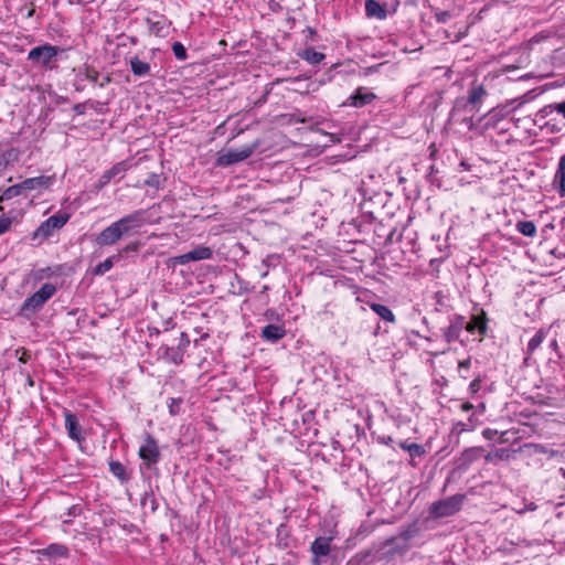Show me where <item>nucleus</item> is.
Listing matches in <instances>:
<instances>
[{
    "instance_id": "nucleus-50",
    "label": "nucleus",
    "mask_w": 565,
    "mask_h": 565,
    "mask_svg": "<svg viewBox=\"0 0 565 565\" xmlns=\"http://www.w3.org/2000/svg\"><path fill=\"white\" fill-rule=\"evenodd\" d=\"M461 408H462L463 411H470V409H472V408H473V405H472V404H470V403H463V404H462V406H461Z\"/></svg>"
},
{
    "instance_id": "nucleus-13",
    "label": "nucleus",
    "mask_w": 565,
    "mask_h": 565,
    "mask_svg": "<svg viewBox=\"0 0 565 565\" xmlns=\"http://www.w3.org/2000/svg\"><path fill=\"white\" fill-rule=\"evenodd\" d=\"M375 98V94L366 92L364 87H359L355 93L348 98V103L353 107L360 108L371 104Z\"/></svg>"
},
{
    "instance_id": "nucleus-6",
    "label": "nucleus",
    "mask_w": 565,
    "mask_h": 565,
    "mask_svg": "<svg viewBox=\"0 0 565 565\" xmlns=\"http://www.w3.org/2000/svg\"><path fill=\"white\" fill-rule=\"evenodd\" d=\"M257 148V143H253L250 146H244L239 149L228 150L226 152H222L218 154L216 159V164L220 167H227L245 159L249 158L255 149Z\"/></svg>"
},
{
    "instance_id": "nucleus-16",
    "label": "nucleus",
    "mask_w": 565,
    "mask_h": 565,
    "mask_svg": "<svg viewBox=\"0 0 565 565\" xmlns=\"http://www.w3.org/2000/svg\"><path fill=\"white\" fill-rule=\"evenodd\" d=\"M260 335L267 341L277 342L286 335V330L277 324H267L262 329Z\"/></svg>"
},
{
    "instance_id": "nucleus-22",
    "label": "nucleus",
    "mask_w": 565,
    "mask_h": 565,
    "mask_svg": "<svg viewBox=\"0 0 565 565\" xmlns=\"http://www.w3.org/2000/svg\"><path fill=\"white\" fill-rule=\"evenodd\" d=\"M297 55L312 65L319 64L326 58L323 53L318 52L312 47H308L299 52Z\"/></svg>"
},
{
    "instance_id": "nucleus-21",
    "label": "nucleus",
    "mask_w": 565,
    "mask_h": 565,
    "mask_svg": "<svg viewBox=\"0 0 565 565\" xmlns=\"http://www.w3.org/2000/svg\"><path fill=\"white\" fill-rule=\"evenodd\" d=\"M129 64H130L131 72L136 76H147L150 74V71H151L150 64L141 61L137 56L130 58Z\"/></svg>"
},
{
    "instance_id": "nucleus-39",
    "label": "nucleus",
    "mask_w": 565,
    "mask_h": 565,
    "mask_svg": "<svg viewBox=\"0 0 565 565\" xmlns=\"http://www.w3.org/2000/svg\"><path fill=\"white\" fill-rule=\"evenodd\" d=\"M11 224H12V218L2 215L0 217V235L6 233L10 228Z\"/></svg>"
},
{
    "instance_id": "nucleus-2",
    "label": "nucleus",
    "mask_w": 565,
    "mask_h": 565,
    "mask_svg": "<svg viewBox=\"0 0 565 565\" xmlns=\"http://www.w3.org/2000/svg\"><path fill=\"white\" fill-rule=\"evenodd\" d=\"M60 52H62L60 47L44 44L33 47L28 54V60L47 70H53L55 67L54 62Z\"/></svg>"
},
{
    "instance_id": "nucleus-7",
    "label": "nucleus",
    "mask_w": 565,
    "mask_h": 565,
    "mask_svg": "<svg viewBox=\"0 0 565 565\" xmlns=\"http://www.w3.org/2000/svg\"><path fill=\"white\" fill-rule=\"evenodd\" d=\"M68 220L67 214H55L50 216L46 221H44L34 233V236H40L42 238L50 237L55 230L63 227Z\"/></svg>"
},
{
    "instance_id": "nucleus-9",
    "label": "nucleus",
    "mask_w": 565,
    "mask_h": 565,
    "mask_svg": "<svg viewBox=\"0 0 565 565\" xmlns=\"http://www.w3.org/2000/svg\"><path fill=\"white\" fill-rule=\"evenodd\" d=\"M212 255H213V252L210 247L200 245L185 254L177 256L174 258V262L180 265H185L190 262L210 259L212 257Z\"/></svg>"
},
{
    "instance_id": "nucleus-46",
    "label": "nucleus",
    "mask_w": 565,
    "mask_h": 565,
    "mask_svg": "<svg viewBox=\"0 0 565 565\" xmlns=\"http://www.w3.org/2000/svg\"><path fill=\"white\" fill-rule=\"evenodd\" d=\"M145 183H146V185H149V186H157V185H158V183H159L158 175H156V174H151V175L149 177V179H147V180L145 181Z\"/></svg>"
},
{
    "instance_id": "nucleus-17",
    "label": "nucleus",
    "mask_w": 565,
    "mask_h": 565,
    "mask_svg": "<svg viewBox=\"0 0 565 565\" xmlns=\"http://www.w3.org/2000/svg\"><path fill=\"white\" fill-rule=\"evenodd\" d=\"M365 14L367 18H376L379 20H384L387 17V11L385 7L377 2L376 0H366Z\"/></svg>"
},
{
    "instance_id": "nucleus-45",
    "label": "nucleus",
    "mask_w": 565,
    "mask_h": 565,
    "mask_svg": "<svg viewBox=\"0 0 565 565\" xmlns=\"http://www.w3.org/2000/svg\"><path fill=\"white\" fill-rule=\"evenodd\" d=\"M465 318L462 316H457L450 324L458 326L459 330L461 331L466 326H463Z\"/></svg>"
},
{
    "instance_id": "nucleus-35",
    "label": "nucleus",
    "mask_w": 565,
    "mask_h": 565,
    "mask_svg": "<svg viewBox=\"0 0 565 565\" xmlns=\"http://www.w3.org/2000/svg\"><path fill=\"white\" fill-rule=\"evenodd\" d=\"M172 52L174 56L180 61H184L188 57L186 50L181 42H174L172 44Z\"/></svg>"
},
{
    "instance_id": "nucleus-31",
    "label": "nucleus",
    "mask_w": 565,
    "mask_h": 565,
    "mask_svg": "<svg viewBox=\"0 0 565 565\" xmlns=\"http://www.w3.org/2000/svg\"><path fill=\"white\" fill-rule=\"evenodd\" d=\"M277 544L281 548H286L289 546V531L286 525H280L277 527Z\"/></svg>"
},
{
    "instance_id": "nucleus-48",
    "label": "nucleus",
    "mask_w": 565,
    "mask_h": 565,
    "mask_svg": "<svg viewBox=\"0 0 565 565\" xmlns=\"http://www.w3.org/2000/svg\"><path fill=\"white\" fill-rule=\"evenodd\" d=\"M86 77L87 79H89L90 82H96L97 78H98V73L94 70H88L87 73H86Z\"/></svg>"
},
{
    "instance_id": "nucleus-56",
    "label": "nucleus",
    "mask_w": 565,
    "mask_h": 565,
    "mask_svg": "<svg viewBox=\"0 0 565 565\" xmlns=\"http://www.w3.org/2000/svg\"><path fill=\"white\" fill-rule=\"evenodd\" d=\"M268 289H269L268 286H264L262 291L266 292Z\"/></svg>"
},
{
    "instance_id": "nucleus-42",
    "label": "nucleus",
    "mask_w": 565,
    "mask_h": 565,
    "mask_svg": "<svg viewBox=\"0 0 565 565\" xmlns=\"http://www.w3.org/2000/svg\"><path fill=\"white\" fill-rule=\"evenodd\" d=\"M139 247H140L139 242H132L122 248V253L137 252L139 249Z\"/></svg>"
},
{
    "instance_id": "nucleus-36",
    "label": "nucleus",
    "mask_w": 565,
    "mask_h": 565,
    "mask_svg": "<svg viewBox=\"0 0 565 565\" xmlns=\"http://www.w3.org/2000/svg\"><path fill=\"white\" fill-rule=\"evenodd\" d=\"M143 507H150L151 512H154L158 508L157 500L152 493H146L141 500Z\"/></svg>"
},
{
    "instance_id": "nucleus-58",
    "label": "nucleus",
    "mask_w": 565,
    "mask_h": 565,
    "mask_svg": "<svg viewBox=\"0 0 565 565\" xmlns=\"http://www.w3.org/2000/svg\"><path fill=\"white\" fill-rule=\"evenodd\" d=\"M28 383H29L30 385H33V381H32L31 379H29V380H28Z\"/></svg>"
},
{
    "instance_id": "nucleus-28",
    "label": "nucleus",
    "mask_w": 565,
    "mask_h": 565,
    "mask_svg": "<svg viewBox=\"0 0 565 565\" xmlns=\"http://www.w3.org/2000/svg\"><path fill=\"white\" fill-rule=\"evenodd\" d=\"M23 191H25V190H24V186H22V182L11 185V186L7 188L3 191V193L0 195V201L11 200V199L22 194Z\"/></svg>"
},
{
    "instance_id": "nucleus-57",
    "label": "nucleus",
    "mask_w": 565,
    "mask_h": 565,
    "mask_svg": "<svg viewBox=\"0 0 565 565\" xmlns=\"http://www.w3.org/2000/svg\"><path fill=\"white\" fill-rule=\"evenodd\" d=\"M561 473L565 478V469L564 468H561Z\"/></svg>"
},
{
    "instance_id": "nucleus-24",
    "label": "nucleus",
    "mask_w": 565,
    "mask_h": 565,
    "mask_svg": "<svg viewBox=\"0 0 565 565\" xmlns=\"http://www.w3.org/2000/svg\"><path fill=\"white\" fill-rule=\"evenodd\" d=\"M370 307L383 320L387 322H395V316L387 306L381 303H371Z\"/></svg>"
},
{
    "instance_id": "nucleus-10",
    "label": "nucleus",
    "mask_w": 565,
    "mask_h": 565,
    "mask_svg": "<svg viewBox=\"0 0 565 565\" xmlns=\"http://www.w3.org/2000/svg\"><path fill=\"white\" fill-rule=\"evenodd\" d=\"M126 235L116 222L104 228L96 237V243L100 246L114 245Z\"/></svg>"
},
{
    "instance_id": "nucleus-53",
    "label": "nucleus",
    "mask_w": 565,
    "mask_h": 565,
    "mask_svg": "<svg viewBox=\"0 0 565 565\" xmlns=\"http://www.w3.org/2000/svg\"><path fill=\"white\" fill-rule=\"evenodd\" d=\"M82 107H83V106H82L81 104H77V105H75L74 110H75L76 113H78V114H82V113H83Z\"/></svg>"
},
{
    "instance_id": "nucleus-34",
    "label": "nucleus",
    "mask_w": 565,
    "mask_h": 565,
    "mask_svg": "<svg viewBox=\"0 0 565 565\" xmlns=\"http://www.w3.org/2000/svg\"><path fill=\"white\" fill-rule=\"evenodd\" d=\"M13 159H15V151L13 149L7 150L0 154V174L7 169Z\"/></svg>"
},
{
    "instance_id": "nucleus-4",
    "label": "nucleus",
    "mask_w": 565,
    "mask_h": 565,
    "mask_svg": "<svg viewBox=\"0 0 565 565\" xmlns=\"http://www.w3.org/2000/svg\"><path fill=\"white\" fill-rule=\"evenodd\" d=\"M375 548V556L380 561H390L397 554H404L409 548V544L402 542L396 536H392L380 543Z\"/></svg>"
},
{
    "instance_id": "nucleus-51",
    "label": "nucleus",
    "mask_w": 565,
    "mask_h": 565,
    "mask_svg": "<svg viewBox=\"0 0 565 565\" xmlns=\"http://www.w3.org/2000/svg\"><path fill=\"white\" fill-rule=\"evenodd\" d=\"M271 258H273V257H270V256H269V257H267V258H265V259L263 260V265L266 267V269H268V267H269V260H270Z\"/></svg>"
},
{
    "instance_id": "nucleus-37",
    "label": "nucleus",
    "mask_w": 565,
    "mask_h": 565,
    "mask_svg": "<svg viewBox=\"0 0 565 565\" xmlns=\"http://www.w3.org/2000/svg\"><path fill=\"white\" fill-rule=\"evenodd\" d=\"M416 532L417 529L413 525L402 531L396 537H398V540H401L402 542L408 543V541L415 536Z\"/></svg>"
},
{
    "instance_id": "nucleus-26",
    "label": "nucleus",
    "mask_w": 565,
    "mask_h": 565,
    "mask_svg": "<svg viewBox=\"0 0 565 565\" xmlns=\"http://www.w3.org/2000/svg\"><path fill=\"white\" fill-rule=\"evenodd\" d=\"M513 452L514 451L507 448L497 449L493 452H489L486 456V460L489 462H495L497 460H509Z\"/></svg>"
},
{
    "instance_id": "nucleus-55",
    "label": "nucleus",
    "mask_w": 565,
    "mask_h": 565,
    "mask_svg": "<svg viewBox=\"0 0 565 565\" xmlns=\"http://www.w3.org/2000/svg\"><path fill=\"white\" fill-rule=\"evenodd\" d=\"M268 275V269H266L263 274H262V277H266Z\"/></svg>"
},
{
    "instance_id": "nucleus-1",
    "label": "nucleus",
    "mask_w": 565,
    "mask_h": 565,
    "mask_svg": "<svg viewBox=\"0 0 565 565\" xmlns=\"http://www.w3.org/2000/svg\"><path fill=\"white\" fill-rule=\"evenodd\" d=\"M55 292L56 287L51 282H45L36 292L24 300L20 309V315L30 317L35 313Z\"/></svg>"
},
{
    "instance_id": "nucleus-32",
    "label": "nucleus",
    "mask_w": 565,
    "mask_h": 565,
    "mask_svg": "<svg viewBox=\"0 0 565 565\" xmlns=\"http://www.w3.org/2000/svg\"><path fill=\"white\" fill-rule=\"evenodd\" d=\"M120 255H117V256H111V257H108L106 258L103 263H99L95 269H94V274L95 275H104L105 273H107L108 270H110L114 266V259L115 258H119Z\"/></svg>"
},
{
    "instance_id": "nucleus-44",
    "label": "nucleus",
    "mask_w": 565,
    "mask_h": 565,
    "mask_svg": "<svg viewBox=\"0 0 565 565\" xmlns=\"http://www.w3.org/2000/svg\"><path fill=\"white\" fill-rule=\"evenodd\" d=\"M497 435H498V430H495V429H491V428H486V429L482 431V436H483L486 439H493Z\"/></svg>"
},
{
    "instance_id": "nucleus-38",
    "label": "nucleus",
    "mask_w": 565,
    "mask_h": 565,
    "mask_svg": "<svg viewBox=\"0 0 565 565\" xmlns=\"http://www.w3.org/2000/svg\"><path fill=\"white\" fill-rule=\"evenodd\" d=\"M548 109L550 111L556 110L558 114L565 116V100L562 103L551 104L544 108L546 113Z\"/></svg>"
},
{
    "instance_id": "nucleus-49",
    "label": "nucleus",
    "mask_w": 565,
    "mask_h": 565,
    "mask_svg": "<svg viewBox=\"0 0 565 565\" xmlns=\"http://www.w3.org/2000/svg\"><path fill=\"white\" fill-rule=\"evenodd\" d=\"M470 364H471V359L468 358V359L459 362V369H469Z\"/></svg>"
},
{
    "instance_id": "nucleus-3",
    "label": "nucleus",
    "mask_w": 565,
    "mask_h": 565,
    "mask_svg": "<svg viewBox=\"0 0 565 565\" xmlns=\"http://www.w3.org/2000/svg\"><path fill=\"white\" fill-rule=\"evenodd\" d=\"M465 495L455 494L446 499L436 501L431 504L429 512L435 519L446 518L454 515L461 509Z\"/></svg>"
},
{
    "instance_id": "nucleus-59",
    "label": "nucleus",
    "mask_w": 565,
    "mask_h": 565,
    "mask_svg": "<svg viewBox=\"0 0 565 565\" xmlns=\"http://www.w3.org/2000/svg\"><path fill=\"white\" fill-rule=\"evenodd\" d=\"M34 10H31L28 15L31 17L33 14Z\"/></svg>"
},
{
    "instance_id": "nucleus-18",
    "label": "nucleus",
    "mask_w": 565,
    "mask_h": 565,
    "mask_svg": "<svg viewBox=\"0 0 565 565\" xmlns=\"http://www.w3.org/2000/svg\"><path fill=\"white\" fill-rule=\"evenodd\" d=\"M330 539L328 537H318L311 544V552L315 557L327 556L330 553ZM316 565H319L317 558H315Z\"/></svg>"
},
{
    "instance_id": "nucleus-33",
    "label": "nucleus",
    "mask_w": 565,
    "mask_h": 565,
    "mask_svg": "<svg viewBox=\"0 0 565 565\" xmlns=\"http://www.w3.org/2000/svg\"><path fill=\"white\" fill-rule=\"evenodd\" d=\"M461 331L459 330L458 326L449 324L444 330V338L447 343H451L452 341H456L460 337Z\"/></svg>"
},
{
    "instance_id": "nucleus-30",
    "label": "nucleus",
    "mask_w": 565,
    "mask_h": 565,
    "mask_svg": "<svg viewBox=\"0 0 565 565\" xmlns=\"http://www.w3.org/2000/svg\"><path fill=\"white\" fill-rule=\"evenodd\" d=\"M516 230L524 236L533 237L536 234V226L531 221H521L516 224Z\"/></svg>"
},
{
    "instance_id": "nucleus-20",
    "label": "nucleus",
    "mask_w": 565,
    "mask_h": 565,
    "mask_svg": "<svg viewBox=\"0 0 565 565\" xmlns=\"http://www.w3.org/2000/svg\"><path fill=\"white\" fill-rule=\"evenodd\" d=\"M486 95L487 90L482 85H473L469 90L468 104L472 106V109L478 111V105Z\"/></svg>"
},
{
    "instance_id": "nucleus-19",
    "label": "nucleus",
    "mask_w": 565,
    "mask_h": 565,
    "mask_svg": "<svg viewBox=\"0 0 565 565\" xmlns=\"http://www.w3.org/2000/svg\"><path fill=\"white\" fill-rule=\"evenodd\" d=\"M39 553L49 558H61L68 556V548L63 544L53 543L47 547L40 550Z\"/></svg>"
},
{
    "instance_id": "nucleus-43",
    "label": "nucleus",
    "mask_w": 565,
    "mask_h": 565,
    "mask_svg": "<svg viewBox=\"0 0 565 565\" xmlns=\"http://www.w3.org/2000/svg\"><path fill=\"white\" fill-rule=\"evenodd\" d=\"M481 387V381L479 379H475L470 385H469V390L471 391V393L476 394L477 392H479Z\"/></svg>"
},
{
    "instance_id": "nucleus-29",
    "label": "nucleus",
    "mask_w": 565,
    "mask_h": 565,
    "mask_svg": "<svg viewBox=\"0 0 565 565\" xmlns=\"http://www.w3.org/2000/svg\"><path fill=\"white\" fill-rule=\"evenodd\" d=\"M545 339V331L540 329L535 335L529 341L526 352L529 355L533 354L534 351L542 344Z\"/></svg>"
},
{
    "instance_id": "nucleus-25",
    "label": "nucleus",
    "mask_w": 565,
    "mask_h": 565,
    "mask_svg": "<svg viewBox=\"0 0 565 565\" xmlns=\"http://www.w3.org/2000/svg\"><path fill=\"white\" fill-rule=\"evenodd\" d=\"M110 472L117 477L121 482H126L129 480V475L126 471L125 466L119 461H110L109 462Z\"/></svg>"
},
{
    "instance_id": "nucleus-14",
    "label": "nucleus",
    "mask_w": 565,
    "mask_h": 565,
    "mask_svg": "<svg viewBox=\"0 0 565 565\" xmlns=\"http://www.w3.org/2000/svg\"><path fill=\"white\" fill-rule=\"evenodd\" d=\"M54 177L40 175L35 178H28L22 181V186L25 191L47 189L52 185Z\"/></svg>"
},
{
    "instance_id": "nucleus-5",
    "label": "nucleus",
    "mask_w": 565,
    "mask_h": 565,
    "mask_svg": "<svg viewBox=\"0 0 565 565\" xmlns=\"http://www.w3.org/2000/svg\"><path fill=\"white\" fill-rule=\"evenodd\" d=\"M138 455L147 469H152L159 462L161 457L160 449L156 439L150 434H146Z\"/></svg>"
},
{
    "instance_id": "nucleus-54",
    "label": "nucleus",
    "mask_w": 565,
    "mask_h": 565,
    "mask_svg": "<svg viewBox=\"0 0 565 565\" xmlns=\"http://www.w3.org/2000/svg\"><path fill=\"white\" fill-rule=\"evenodd\" d=\"M109 82V77H106L105 81L103 83H100V86H104L105 84H107Z\"/></svg>"
},
{
    "instance_id": "nucleus-47",
    "label": "nucleus",
    "mask_w": 565,
    "mask_h": 565,
    "mask_svg": "<svg viewBox=\"0 0 565 565\" xmlns=\"http://www.w3.org/2000/svg\"><path fill=\"white\" fill-rule=\"evenodd\" d=\"M81 511H82V508L77 504H74L68 509L67 515L76 516L81 513Z\"/></svg>"
},
{
    "instance_id": "nucleus-52",
    "label": "nucleus",
    "mask_w": 565,
    "mask_h": 565,
    "mask_svg": "<svg viewBox=\"0 0 565 565\" xmlns=\"http://www.w3.org/2000/svg\"><path fill=\"white\" fill-rule=\"evenodd\" d=\"M29 359H30V355L26 353H23V355L20 358V361L25 363V362H28Z\"/></svg>"
},
{
    "instance_id": "nucleus-8",
    "label": "nucleus",
    "mask_w": 565,
    "mask_h": 565,
    "mask_svg": "<svg viewBox=\"0 0 565 565\" xmlns=\"http://www.w3.org/2000/svg\"><path fill=\"white\" fill-rule=\"evenodd\" d=\"M118 226L121 228L126 236L130 235L132 232H136L139 227H141L145 223V211L138 210L131 214H128L118 221H116Z\"/></svg>"
},
{
    "instance_id": "nucleus-41",
    "label": "nucleus",
    "mask_w": 565,
    "mask_h": 565,
    "mask_svg": "<svg viewBox=\"0 0 565 565\" xmlns=\"http://www.w3.org/2000/svg\"><path fill=\"white\" fill-rule=\"evenodd\" d=\"M435 18L438 23H446L451 18V14L449 11H438L435 13Z\"/></svg>"
},
{
    "instance_id": "nucleus-11",
    "label": "nucleus",
    "mask_w": 565,
    "mask_h": 565,
    "mask_svg": "<svg viewBox=\"0 0 565 565\" xmlns=\"http://www.w3.org/2000/svg\"><path fill=\"white\" fill-rule=\"evenodd\" d=\"M129 162L124 160L113 166L109 170L105 171L95 185L96 191L102 190L110 182L111 179L116 178L117 175L124 174L129 169Z\"/></svg>"
},
{
    "instance_id": "nucleus-15",
    "label": "nucleus",
    "mask_w": 565,
    "mask_h": 565,
    "mask_svg": "<svg viewBox=\"0 0 565 565\" xmlns=\"http://www.w3.org/2000/svg\"><path fill=\"white\" fill-rule=\"evenodd\" d=\"M487 321V315L482 310L480 315L472 316L471 320L466 324L465 329L468 332H475L478 330L480 334H486L488 330Z\"/></svg>"
},
{
    "instance_id": "nucleus-27",
    "label": "nucleus",
    "mask_w": 565,
    "mask_h": 565,
    "mask_svg": "<svg viewBox=\"0 0 565 565\" xmlns=\"http://www.w3.org/2000/svg\"><path fill=\"white\" fill-rule=\"evenodd\" d=\"M399 447L406 450L411 457H420L425 454V449L422 445L415 443H408L407 440L402 441Z\"/></svg>"
},
{
    "instance_id": "nucleus-40",
    "label": "nucleus",
    "mask_w": 565,
    "mask_h": 565,
    "mask_svg": "<svg viewBox=\"0 0 565 565\" xmlns=\"http://www.w3.org/2000/svg\"><path fill=\"white\" fill-rule=\"evenodd\" d=\"M180 404H181V399L180 398H171L170 399V403H169V412L171 415H177L179 413V407H180Z\"/></svg>"
},
{
    "instance_id": "nucleus-12",
    "label": "nucleus",
    "mask_w": 565,
    "mask_h": 565,
    "mask_svg": "<svg viewBox=\"0 0 565 565\" xmlns=\"http://www.w3.org/2000/svg\"><path fill=\"white\" fill-rule=\"evenodd\" d=\"M64 416H65V428L67 430L70 438H72L73 440L79 441L82 439V427L78 423L76 415L71 413L70 411L65 409Z\"/></svg>"
},
{
    "instance_id": "nucleus-23",
    "label": "nucleus",
    "mask_w": 565,
    "mask_h": 565,
    "mask_svg": "<svg viewBox=\"0 0 565 565\" xmlns=\"http://www.w3.org/2000/svg\"><path fill=\"white\" fill-rule=\"evenodd\" d=\"M554 183H558V193L561 196H565V154L559 158L558 167L554 177Z\"/></svg>"
}]
</instances>
